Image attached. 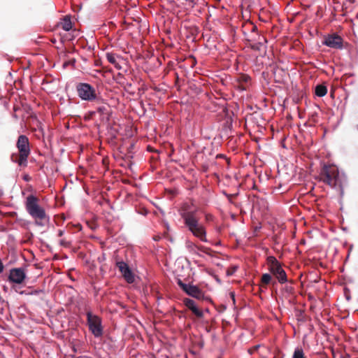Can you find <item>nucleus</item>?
I'll return each instance as SVG.
<instances>
[{"mask_svg": "<svg viewBox=\"0 0 358 358\" xmlns=\"http://www.w3.org/2000/svg\"><path fill=\"white\" fill-rule=\"evenodd\" d=\"M266 260L269 272L278 279L280 284L287 282L286 272L278 259L273 256H268Z\"/></svg>", "mask_w": 358, "mask_h": 358, "instance_id": "obj_5", "label": "nucleus"}, {"mask_svg": "<svg viewBox=\"0 0 358 358\" xmlns=\"http://www.w3.org/2000/svg\"><path fill=\"white\" fill-rule=\"evenodd\" d=\"M73 31L75 32V35H79V32L77 30L74 29Z\"/></svg>", "mask_w": 358, "mask_h": 358, "instance_id": "obj_25", "label": "nucleus"}, {"mask_svg": "<svg viewBox=\"0 0 358 358\" xmlns=\"http://www.w3.org/2000/svg\"><path fill=\"white\" fill-rule=\"evenodd\" d=\"M240 79H241L245 83H248L250 78L248 76H241Z\"/></svg>", "mask_w": 358, "mask_h": 358, "instance_id": "obj_22", "label": "nucleus"}, {"mask_svg": "<svg viewBox=\"0 0 358 358\" xmlns=\"http://www.w3.org/2000/svg\"><path fill=\"white\" fill-rule=\"evenodd\" d=\"M41 292H42V290H41V289H38H38H36V290H34V291H32V292H30V293H27V292H26V291H22V292H20V294L37 295V294H39V293H41Z\"/></svg>", "mask_w": 358, "mask_h": 358, "instance_id": "obj_20", "label": "nucleus"}, {"mask_svg": "<svg viewBox=\"0 0 358 358\" xmlns=\"http://www.w3.org/2000/svg\"><path fill=\"white\" fill-rule=\"evenodd\" d=\"M327 93V88L325 85H318L315 87V94L319 97L324 96Z\"/></svg>", "mask_w": 358, "mask_h": 358, "instance_id": "obj_15", "label": "nucleus"}, {"mask_svg": "<svg viewBox=\"0 0 358 358\" xmlns=\"http://www.w3.org/2000/svg\"><path fill=\"white\" fill-rule=\"evenodd\" d=\"M357 17H358V14H357Z\"/></svg>", "mask_w": 358, "mask_h": 358, "instance_id": "obj_28", "label": "nucleus"}, {"mask_svg": "<svg viewBox=\"0 0 358 358\" xmlns=\"http://www.w3.org/2000/svg\"><path fill=\"white\" fill-rule=\"evenodd\" d=\"M16 146L19 151V156H11L13 162L17 163L20 166L27 165V158L30 154L29 138L25 135H20L18 137Z\"/></svg>", "mask_w": 358, "mask_h": 358, "instance_id": "obj_4", "label": "nucleus"}, {"mask_svg": "<svg viewBox=\"0 0 358 358\" xmlns=\"http://www.w3.org/2000/svg\"><path fill=\"white\" fill-rule=\"evenodd\" d=\"M343 38L336 34H329L324 36L322 44L334 49L341 50L343 47Z\"/></svg>", "mask_w": 358, "mask_h": 358, "instance_id": "obj_10", "label": "nucleus"}, {"mask_svg": "<svg viewBox=\"0 0 358 358\" xmlns=\"http://www.w3.org/2000/svg\"><path fill=\"white\" fill-rule=\"evenodd\" d=\"M27 278L24 268H13L9 271L8 280L13 284L20 285L24 282Z\"/></svg>", "mask_w": 358, "mask_h": 358, "instance_id": "obj_8", "label": "nucleus"}, {"mask_svg": "<svg viewBox=\"0 0 358 358\" xmlns=\"http://www.w3.org/2000/svg\"><path fill=\"white\" fill-rule=\"evenodd\" d=\"M185 247L189 252L194 255H199L198 250L206 252V248L203 246H198L191 241L185 242Z\"/></svg>", "mask_w": 358, "mask_h": 358, "instance_id": "obj_12", "label": "nucleus"}, {"mask_svg": "<svg viewBox=\"0 0 358 358\" xmlns=\"http://www.w3.org/2000/svg\"><path fill=\"white\" fill-rule=\"evenodd\" d=\"M357 17H358V14H357Z\"/></svg>", "mask_w": 358, "mask_h": 358, "instance_id": "obj_29", "label": "nucleus"}, {"mask_svg": "<svg viewBox=\"0 0 358 358\" xmlns=\"http://www.w3.org/2000/svg\"><path fill=\"white\" fill-rule=\"evenodd\" d=\"M76 91L79 98L86 101H94L99 99L96 90L89 83H80L76 85Z\"/></svg>", "mask_w": 358, "mask_h": 358, "instance_id": "obj_7", "label": "nucleus"}, {"mask_svg": "<svg viewBox=\"0 0 358 358\" xmlns=\"http://www.w3.org/2000/svg\"><path fill=\"white\" fill-rule=\"evenodd\" d=\"M292 358H306L301 348H296Z\"/></svg>", "mask_w": 358, "mask_h": 358, "instance_id": "obj_16", "label": "nucleus"}, {"mask_svg": "<svg viewBox=\"0 0 358 358\" xmlns=\"http://www.w3.org/2000/svg\"><path fill=\"white\" fill-rule=\"evenodd\" d=\"M179 214L183 220L185 226L192 235L201 241L207 243L206 227L199 222L197 208L194 207V204L184 203L179 210Z\"/></svg>", "mask_w": 358, "mask_h": 358, "instance_id": "obj_1", "label": "nucleus"}, {"mask_svg": "<svg viewBox=\"0 0 358 358\" xmlns=\"http://www.w3.org/2000/svg\"><path fill=\"white\" fill-rule=\"evenodd\" d=\"M106 57L107 60L110 64H113L116 69H120L122 68L117 62L118 57L115 54L112 52H107L106 54Z\"/></svg>", "mask_w": 358, "mask_h": 358, "instance_id": "obj_14", "label": "nucleus"}, {"mask_svg": "<svg viewBox=\"0 0 358 358\" xmlns=\"http://www.w3.org/2000/svg\"><path fill=\"white\" fill-rule=\"evenodd\" d=\"M178 285L187 295L197 299H203V293L197 286L184 283L180 279L178 280Z\"/></svg>", "mask_w": 358, "mask_h": 358, "instance_id": "obj_9", "label": "nucleus"}, {"mask_svg": "<svg viewBox=\"0 0 358 358\" xmlns=\"http://www.w3.org/2000/svg\"><path fill=\"white\" fill-rule=\"evenodd\" d=\"M243 90H245V87H242L241 88Z\"/></svg>", "mask_w": 358, "mask_h": 358, "instance_id": "obj_27", "label": "nucleus"}, {"mask_svg": "<svg viewBox=\"0 0 358 358\" xmlns=\"http://www.w3.org/2000/svg\"><path fill=\"white\" fill-rule=\"evenodd\" d=\"M190 310L198 317H202L203 316V311L199 309L196 305L191 308Z\"/></svg>", "mask_w": 358, "mask_h": 358, "instance_id": "obj_19", "label": "nucleus"}, {"mask_svg": "<svg viewBox=\"0 0 358 358\" xmlns=\"http://www.w3.org/2000/svg\"><path fill=\"white\" fill-rule=\"evenodd\" d=\"M285 289H286L287 292L291 293L292 292V290H293V288L291 286H286L285 287Z\"/></svg>", "mask_w": 358, "mask_h": 358, "instance_id": "obj_23", "label": "nucleus"}, {"mask_svg": "<svg viewBox=\"0 0 358 358\" xmlns=\"http://www.w3.org/2000/svg\"><path fill=\"white\" fill-rule=\"evenodd\" d=\"M59 26L66 31L70 32L72 30V23L69 15H66L62 19V21L59 22ZM69 35H70V33H69Z\"/></svg>", "mask_w": 358, "mask_h": 358, "instance_id": "obj_13", "label": "nucleus"}, {"mask_svg": "<svg viewBox=\"0 0 358 358\" xmlns=\"http://www.w3.org/2000/svg\"><path fill=\"white\" fill-rule=\"evenodd\" d=\"M59 244L60 245L63 246V247H69V242H68L67 241H66L65 239H62L59 241Z\"/></svg>", "mask_w": 358, "mask_h": 358, "instance_id": "obj_21", "label": "nucleus"}, {"mask_svg": "<svg viewBox=\"0 0 358 358\" xmlns=\"http://www.w3.org/2000/svg\"><path fill=\"white\" fill-rule=\"evenodd\" d=\"M272 280V277L270 273H264L262 276L261 282L262 284L268 285Z\"/></svg>", "mask_w": 358, "mask_h": 358, "instance_id": "obj_17", "label": "nucleus"}, {"mask_svg": "<svg viewBox=\"0 0 358 358\" xmlns=\"http://www.w3.org/2000/svg\"><path fill=\"white\" fill-rule=\"evenodd\" d=\"M116 266L118 268L123 278L128 283L131 284L134 282V275L127 263L123 261L117 262Z\"/></svg>", "mask_w": 358, "mask_h": 358, "instance_id": "obj_11", "label": "nucleus"}, {"mask_svg": "<svg viewBox=\"0 0 358 358\" xmlns=\"http://www.w3.org/2000/svg\"><path fill=\"white\" fill-rule=\"evenodd\" d=\"M87 324L90 331L95 338H100L103 335L102 320L97 315L88 310L86 313Z\"/></svg>", "mask_w": 358, "mask_h": 358, "instance_id": "obj_6", "label": "nucleus"}, {"mask_svg": "<svg viewBox=\"0 0 358 358\" xmlns=\"http://www.w3.org/2000/svg\"><path fill=\"white\" fill-rule=\"evenodd\" d=\"M102 110H103V108H99V111H102Z\"/></svg>", "mask_w": 358, "mask_h": 358, "instance_id": "obj_26", "label": "nucleus"}, {"mask_svg": "<svg viewBox=\"0 0 358 358\" xmlns=\"http://www.w3.org/2000/svg\"><path fill=\"white\" fill-rule=\"evenodd\" d=\"M38 201L36 196L30 194L26 198L24 206L28 214L35 220L36 224L43 226L42 221L48 220V216L45 209L39 205Z\"/></svg>", "mask_w": 358, "mask_h": 358, "instance_id": "obj_3", "label": "nucleus"}, {"mask_svg": "<svg viewBox=\"0 0 358 358\" xmlns=\"http://www.w3.org/2000/svg\"><path fill=\"white\" fill-rule=\"evenodd\" d=\"M64 230L59 229V230L58 231V236H63V234H64Z\"/></svg>", "mask_w": 358, "mask_h": 358, "instance_id": "obj_24", "label": "nucleus"}, {"mask_svg": "<svg viewBox=\"0 0 358 358\" xmlns=\"http://www.w3.org/2000/svg\"><path fill=\"white\" fill-rule=\"evenodd\" d=\"M319 178L331 188L339 189L341 194H343L345 177L343 173H340L336 166L324 164L319 173Z\"/></svg>", "mask_w": 358, "mask_h": 358, "instance_id": "obj_2", "label": "nucleus"}, {"mask_svg": "<svg viewBox=\"0 0 358 358\" xmlns=\"http://www.w3.org/2000/svg\"><path fill=\"white\" fill-rule=\"evenodd\" d=\"M183 302H184L185 306L187 308H189V310H191V308H192L194 306H196L195 301L194 300H192V299H189V298L184 299Z\"/></svg>", "mask_w": 358, "mask_h": 358, "instance_id": "obj_18", "label": "nucleus"}]
</instances>
